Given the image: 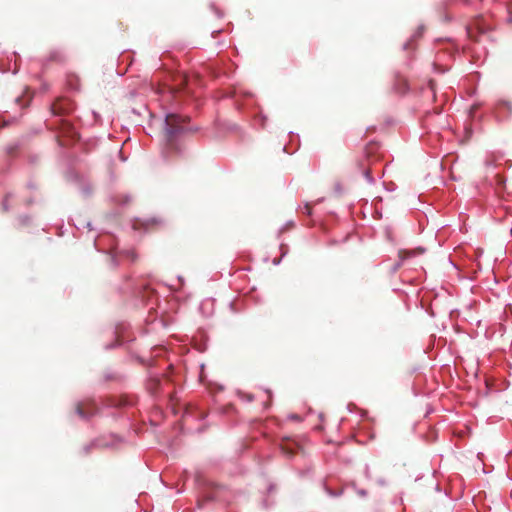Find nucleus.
Wrapping results in <instances>:
<instances>
[{"label": "nucleus", "mask_w": 512, "mask_h": 512, "mask_svg": "<svg viewBox=\"0 0 512 512\" xmlns=\"http://www.w3.org/2000/svg\"><path fill=\"white\" fill-rule=\"evenodd\" d=\"M74 109L73 102L68 98H58L51 106V111L56 116H64Z\"/></svg>", "instance_id": "2"}, {"label": "nucleus", "mask_w": 512, "mask_h": 512, "mask_svg": "<svg viewBox=\"0 0 512 512\" xmlns=\"http://www.w3.org/2000/svg\"><path fill=\"white\" fill-rule=\"evenodd\" d=\"M186 121H189L188 117H182L177 114H168L166 116V138L170 145L172 144V141L176 135L185 130L184 123Z\"/></svg>", "instance_id": "1"}, {"label": "nucleus", "mask_w": 512, "mask_h": 512, "mask_svg": "<svg viewBox=\"0 0 512 512\" xmlns=\"http://www.w3.org/2000/svg\"><path fill=\"white\" fill-rule=\"evenodd\" d=\"M303 213L306 215H311L312 213V206L309 203H306L303 207Z\"/></svg>", "instance_id": "9"}, {"label": "nucleus", "mask_w": 512, "mask_h": 512, "mask_svg": "<svg viewBox=\"0 0 512 512\" xmlns=\"http://www.w3.org/2000/svg\"><path fill=\"white\" fill-rule=\"evenodd\" d=\"M399 82H400V86H397V87H396V90H397L398 92L403 93V92H405V91H406V88H407V82H406V80H405L404 78H399Z\"/></svg>", "instance_id": "7"}, {"label": "nucleus", "mask_w": 512, "mask_h": 512, "mask_svg": "<svg viewBox=\"0 0 512 512\" xmlns=\"http://www.w3.org/2000/svg\"><path fill=\"white\" fill-rule=\"evenodd\" d=\"M124 257L131 260L132 262L136 261L137 255L133 250H127L124 252Z\"/></svg>", "instance_id": "8"}, {"label": "nucleus", "mask_w": 512, "mask_h": 512, "mask_svg": "<svg viewBox=\"0 0 512 512\" xmlns=\"http://www.w3.org/2000/svg\"><path fill=\"white\" fill-rule=\"evenodd\" d=\"M280 448L288 457L295 455L297 451L301 449L300 445L294 439L288 437L282 439Z\"/></svg>", "instance_id": "4"}, {"label": "nucleus", "mask_w": 512, "mask_h": 512, "mask_svg": "<svg viewBox=\"0 0 512 512\" xmlns=\"http://www.w3.org/2000/svg\"><path fill=\"white\" fill-rule=\"evenodd\" d=\"M377 149H378L377 144H375V143L368 144L365 148V153H366L367 157H370V155L373 154Z\"/></svg>", "instance_id": "6"}, {"label": "nucleus", "mask_w": 512, "mask_h": 512, "mask_svg": "<svg viewBox=\"0 0 512 512\" xmlns=\"http://www.w3.org/2000/svg\"><path fill=\"white\" fill-rule=\"evenodd\" d=\"M424 249L423 248H416V249H412V250H400L399 251V257L402 259V260H405V259H408V258H411V257H415V256H418V255H421L424 253Z\"/></svg>", "instance_id": "5"}, {"label": "nucleus", "mask_w": 512, "mask_h": 512, "mask_svg": "<svg viewBox=\"0 0 512 512\" xmlns=\"http://www.w3.org/2000/svg\"><path fill=\"white\" fill-rule=\"evenodd\" d=\"M76 413L81 418H88L97 412V406L92 400H85L82 402L77 403L76 407Z\"/></svg>", "instance_id": "3"}]
</instances>
